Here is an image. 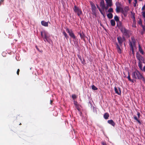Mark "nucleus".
<instances>
[{
    "instance_id": "44",
    "label": "nucleus",
    "mask_w": 145,
    "mask_h": 145,
    "mask_svg": "<svg viewBox=\"0 0 145 145\" xmlns=\"http://www.w3.org/2000/svg\"><path fill=\"white\" fill-rule=\"evenodd\" d=\"M137 3H136V2H135L134 3V7H135L136 6V4Z\"/></svg>"
},
{
    "instance_id": "43",
    "label": "nucleus",
    "mask_w": 145,
    "mask_h": 145,
    "mask_svg": "<svg viewBox=\"0 0 145 145\" xmlns=\"http://www.w3.org/2000/svg\"><path fill=\"white\" fill-rule=\"evenodd\" d=\"M142 10H144L145 9V5L142 8Z\"/></svg>"
},
{
    "instance_id": "41",
    "label": "nucleus",
    "mask_w": 145,
    "mask_h": 145,
    "mask_svg": "<svg viewBox=\"0 0 145 145\" xmlns=\"http://www.w3.org/2000/svg\"><path fill=\"white\" fill-rule=\"evenodd\" d=\"M137 121H138V123L140 124H141V123L140 121V120L138 119L137 120Z\"/></svg>"
},
{
    "instance_id": "24",
    "label": "nucleus",
    "mask_w": 145,
    "mask_h": 145,
    "mask_svg": "<svg viewBox=\"0 0 145 145\" xmlns=\"http://www.w3.org/2000/svg\"><path fill=\"white\" fill-rule=\"evenodd\" d=\"M132 14L131 18L133 19V20H135V18L134 16V14L132 13V12H131Z\"/></svg>"
},
{
    "instance_id": "25",
    "label": "nucleus",
    "mask_w": 145,
    "mask_h": 145,
    "mask_svg": "<svg viewBox=\"0 0 145 145\" xmlns=\"http://www.w3.org/2000/svg\"><path fill=\"white\" fill-rule=\"evenodd\" d=\"M72 98L74 100V99H75L77 98V96H76L75 94L72 95Z\"/></svg>"
},
{
    "instance_id": "45",
    "label": "nucleus",
    "mask_w": 145,
    "mask_h": 145,
    "mask_svg": "<svg viewBox=\"0 0 145 145\" xmlns=\"http://www.w3.org/2000/svg\"><path fill=\"white\" fill-rule=\"evenodd\" d=\"M97 8H98L99 10V9H101L99 6L97 5Z\"/></svg>"
},
{
    "instance_id": "36",
    "label": "nucleus",
    "mask_w": 145,
    "mask_h": 145,
    "mask_svg": "<svg viewBox=\"0 0 145 145\" xmlns=\"http://www.w3.org/2000/svg\"><path fill=\"white\" fill-rule=\"evenodd\" d=\"M133 117L134 119L136 121H137L138 120V118L135 115H134L133 116Z\"/></svg>"
},
{
    "instance_id": "14",
    "label": "nucleus",
    "mask_w": 145,
    "mask_h": 145,
    "mask_svg": "<svg viewBox=\"0 0 145 145\" xmlns=\"http://www.w3.org/2000/svg\"><path fill=\"white\" fill-rule=\"evenodd\" d=\"M109 116V114L108 113H107V112L105 113L104 114L103 117H104V118L105 119H108Z\"/></svg>"
},
{
    "instance_id": "50",
    "label": "nucleus",
    "mask_w": 145,
    "mask_h": 145,
    "mask_svg": "<svg viewBox=\"0 0 145 145\" xmlns=\"http://www.w3.org/2000/svg\"><path fill=\"white\" fill-rule=\"evenodd\" d=\"M134 1H135V2H136V3H137V0H134Z\"/></svg>"
},
{
    "instance_id": "1",
    "label": "nucleus",
    "mask_w": 145,
    "mask_h": 145,
    "mask_svg": "<svg viewBox=\"0 0 145 145\" xmlns=\"http://www.w3.org/2000/svg\"><path fill=\"white\" fill-rule=\"evenodd\" d=\"M132 77L135 79H142L143 80H144L141 74L137 70L132 73Z\"/></svg>"
},
{
    "instance_id": "4",
    "label": "nucleus",
    "mask_w": 145,
    "mask_h": 145,
    "mask_svg": "<svg viewBox=\"0 0 145 145\" xmlns=\"http://www.w3.org/2000/svg\"><path fill=\"white\" fill-rule=\"evenodd\" d=\"M119 28L124 35H127L128 32L121 25H120Z\"/></svg>"
},
{
    "instance_id": "9",
    "label": "nucleus",
    "mask_w": 145,
    "mask_h": 145,
    "mask_svg": "<svg viewBox=\"0 0 145 145\" xmlns=\"http://www.w3.org/2000/svg\"><path fill=\"white\" fill-rule=\"evenodd\" d=\"M129 10V9L128 8V7H126L124 10H122L121 12L124 16H125L127 15V12H128Z\"/></svg>"
},
{
    "instance_id": "2",
    "label": "nucleus",
    "mask_w": 145,
    "mask_h": 145,
    "mask_svg": "<svg viewBox=\"0 0 145 145\" xmlns=\"http://www.w3.org/2000/svg\"><path fill=\"white\" fill-rule=\"evenodd\" d=\"M73 9L74 12L77 14L78 16H80L82 13L81 10L76 6H74Z\"/></svg>"
},
{
    "instance_id": "34",
    "label": "nucleus",
    "mask_w": 145,
    "mask_h": 145,
    "mask_svg": "<svg viewBox=\"0 0 145 145\" xmlns=\"http://www.w3.org/2000/svg\"><path fill=\"white\" fill-rule=\"evenodd\" d=\"M137 113V116H138V118L139 119L140 118V112H138Z\"/></svg>"
},
{
    "instance_id": "21",
    "label": "nucleus",
    "mask_w": 145,
    "mask_h": 145,
    "mask_svg": "<svg viewBox=\"0 0 145 145\" xmlns=\"http://www.w3.org/2000/svg\"><path fill=\"white\" fill-rule=\"evenodd\" d=\"M117 48L118 52L119 53H121V50L120 48V47L117 44Z\"/></svg>"
},
{
    "instance_id": "13",
    "label": "nucleus",
    "mask_w": 145,
    "mask_h": 145,
    "mask_svg": "<svg viewBox=\"0 0 145 145\" xmlns=\"http://www.w3.org/2000/svg\"><path fill=\"white\" fill-rule=\"evenodd\" d=\"M41 24L42 25L44 26H48V22H46L44 21H42L41 22Z\"/></svg>"
},
{
    "instance_id": "29",
    "label": "nucleus",
    "mask_w": 145,
    "mask_h": 145,
    "mask_svg": "<svg viewBox=\"0 0 145 145\" xmlns=\"http://www.w3.org/2000/svg\"><path fill=\"white\" fill-rule=\"evenodd\" d=\"M127 78L128 79V80L130 81H131L132 82H133V81L131 80V78H130V76H129V75L127 77Z\"/></svg>"
},
{
    "instance_id": "33",
    "label": "nucleus",
    "mask_w": 145,
    "mask_h": 145,
    "mask_svg": "<svg viewBox=\"0 0 145 145\" xmlns=\"http://www.w3.org/2000/svg\"><path fill=\"white\" fill-rule=\"evenodd\" d=\"M138 23L139 24L141 25H142V21L141 20V19H139V21H138Z\"/></svg>"
},
{
    "instance_id": "22",
    "label": "nucleus",
    "mask_w": 145,
    "mask_h": 145,
    "mask_svg": "<svg viewBox=\"0 0 145 145\" xmlns=\"http://www.w3.org/2000/svg\"><path fill=\"white\" fill-rule=\"evenodd\" d=\"M91 88L93 90H97V88L94 85H93L91 86Z\"/></svg>"
},
{
    "instance_id": "46",
    "label": "nucleus",
    "mask_w": 145,
    "mask_h": 145,
    "mask_svg": "<svg viewBox=\"0 0 145 145\" xmlns=\"http://www.w3.org/2000/svg\"><path fill=\"white\" fill-rule=\"evenodd\" d=\"M129 0V3H130L131 1L132 0Z\"/></svg>"
},
{
    "instance_id": "37",
    "label": "nucleus",
    "mask_w": 145,
    "mask_h": 145,
    "mask_svg": "<svg viewBox=\"0 0 145 145\" xmlns=\"http://www.w3.org/2000/svg\"><path fill=\"white\" fill-rule=\"evenodd\" d=\"M102 145H107V144L106 142H102Z\"/></svg>"
},
{
    "instance_id": "26",
    "label": "nucleus",
    "mask_w": 145,
    "mask_h": 145,
    "mask_svg": "<svg viewBox=\"0 0 145 145\" xmlns=\"http://www.w3.org/2000/svg\"><path fill=\"white\" fill-rule=\"evenodd\" d=\"M63 33L64 35L65 36V37H66V38L67 39V38L68 37L67 36V34H66V33L65 31H63Z\"/></svg>"
},
{
    "instance_id": "40",
    "label": "nucleus",
    "mask_w": 145,
    "mask_h": 145,
    "mask_svg": "<svg viewBox=\"0 0 145 145\" xmlns=\"http://www.w3.org/2000/svg\"><path fill=\"white\" fill-rule=\"evenodd\" d=\"M142 15L145 18V12H143L142 14Z\"/></svg>"
},
{
    "instance_id": "54",
    "label": "nucleus",
    "mask_w": 145,
    "mask_h": 145,
    "mask_svg": "<svg viewBox=\"0 0 145 145\" xmlns=\"http://www.w3.org/2000/svg\"><path fill=\"white\" fill-rule=\"evenodd\" d=\"M144 23H145V18H144Z\"/></svg>"
},
{
    "instance_id": "55",
    "label": "nucleus",
    "mask_w": 145,
    "mask_h": 145,
    "mask_svg": "<svg viewBox=\"0 0 145 145\" xmlns=\"http://www.w3.org/2000/svg\"><path fill=\"white\" fill-rule=\"evenodd\" d=\"M21 123H20V124H19V125H21Z\"/></svg>"
},
{
    "instance_id": "3",
    "label": "nucleus",
    "mask_w": 145,
    "mask_h": 145,
    "mask_svg": "<svg viewBox=\"0 0 145 145\" xmlns=\"http://www.w3.org/2000/svg\"><path fill=\"white\" fill-rule=\"evenodd\" d=\"M130 45L133 54H134V50L136 49L135 41L134 39H132V41L130 42Z\"/></svg>"
},
{
    "instance_id": "7",
    "label": "nucleus",
    "mask_w": 145,
    "mask_h": 145,
    "mask_svg": "<svg viewBox=\"0 0 145 145\" xmlns=\"http://www.w3.org/2000/svg\"><path fill=\"white\" fill-rule=\"evenodd\" d=\"M41 36L43 37V36H44V38L47 41H48V39L49 37L47 36V33L45 31L42 32H41Z\"/></svg>"
},
{
    "instance_id": "17",
    "label": "nucleus",
    "mask_w": 145,
    "mask_h": 145,
    "mask_svg": "<svg viewBox=\"0 0 145 145\" xmlns=\"http://www.w3.org/2000/svg\"><path fill=\"white\" fill-rule=\"evenodd\" d=\"M139 50L140 52L142 54H143L144 52L143 51L140 45H139Z\"/></svg>"
},
{
    "instance_id": "53",
    "label": "nucleus",
    "mask_w": 145,
    "mask_h": 145,
    "mask_svg": "<svg viewBox=\"0 0 145 145\" xmlns=\"http://www.w3.org/2000/svg\"><path fill=\"white\" fill-rule=\"evenodd\" d=\"M77 110L79 111H80V109H79V108H77Z\"/></svg>"
},
{
    "instance_id": "52",
    "label": "nucleus",
    "mask_w": 145,
    "mask_h": 145,
    "mask_svg": "<svg viewBox=\"0 0 145 145\" xmlns=\"http://www.w3.org/2000/svg\"><path fill=\"white\" fill-rule=\"evenodd\" d=\"M3 1L2 0H1V1H0V3L1 2H3Z\"/></svg>"
},
{
    "instance_id": "6",
    "label": "nucleus",
    "mask_w": 145,
    "mask_h": 145,
    "mask_svg": "<svg viewBox=\"0 0 145 145\" xmlns=\"http://www.w3.org/2000/svg\"><path fill=\"white\" fill-rule=\"evenodd\" d=\"M106 1L107 5L106 7H105V8L106 10L108 9V7H111L112 5V0H105Z\"/></svg>"
},
{
    "instance_id": "51",
    "label": "nucleus",
    "mask_w": 145,
    "mask_h": 145,
    "mask_svg": "<svg viewBox=\"0 0 145 145\" xmlns=\"http://www.w3.org/2000/svg\"><path fill=\"white\" fill-rule=\"evenodd\" d=\"M115 91H117V89L116 88H115Z\"/></svg>"
},
{
    "instance_id": "20",
    "label": "nucleus",
    "mask_w": 145,
    "mask_h": 145,
    "mask_svg": "<svg viewBox=\"0 0 145 145\" xmlns=\"http://www.w3.org/2000/svg\"><path fill=\"white\" fill-rule=\"evenodd\" d=\"M108 17L110 19H111L112 17V14L109 13L107 15Z\"/></svg>"
},
{
    "instance_id": "49",
    "label": "nucleus",
    "mask_w": 145,
    "mask_h": 145,
    "mask_svg": "<svg viewBox=\"0 0 145 145\" xmlns=\"http://www.w3.org/2000/svg\"><path fill=\"white\" fill-rule=\"evenodd\" d=\"M80 115L81 116V115H82V113L81 112H80Z\"/></svg>"
},
{
    "instance_id": "12",
    "label": "nucleus",
    "mask_w": 145,
    "mask_h": 145,
    "mask_svg": "<svg viewBox=\"0 0 145 145\" xmlns=\"http://www.w3.org/2000/svg\"><path fill=\"white\" fill-rule=\"evenodd\" d=\"M108 122L113 126H114L115 125V123L112 120H108Z\"/></svg>"
},
{
    "instance_id": "31",
    "label": "nucleus",
    "mask_w": 145,
    "mask_h": 145,
    "mask_svg": "<svg viewBox=\"0 0 145 145\" xmlns=\"http://www.w3.org/2000/svg\"><path fill=\"white\" fill-rule=\"evenodd\" d=\"M80 37L82 38H83L84 36V34L83 33H80Z\"/></svg>"
},
{
    "instance_id": "32",
    "label": "nucleus",
    "mask_w": 145,
    "mask_h": 145,
    "mask_svg": "<svg viewBox=\"0 0 145 145\" xmlns=\"http://www.w3.org/2000/svg\"><path fill=\"white\" fill-rule=\"evenodd\" d=\"M108 11L109 12H112L113 11L112 8H110L108 10Z\"/></svg>"
},
{
    "instance_id": "5",
    "label": "nucleus",
    "mask_w": 145,
    "mask_h": 145,
    "mask_svg": "<svg viewBox=\"0 0 145 145\" xmlns=\"http://www.w3.org/2000/svg\"><path fill=\"white\" fill-rule=\"evenodd\" d=\"M91 7L92 10L93 12V14L96 16V8L94 5L93 3H91Z\"/></svg>"
},
{
    "instance_id": "18",
    "label": "nucleus",
    "mask_w": 145,
    "mask_h": 145,
    "mask_svg": "<svg viewBox=\"0 0 145 145\" xmlns=\"http://www.w3.org/2000/svg\"><path fill=\"white\" fill-rule=\"evenodd\" d=\"M111 24L113 26H114L115 25V22L114 20H112L110 21Z\"/></svg>"
},
{
    "instance_id": "10",
    "label": "nucleus",
    "mask_w": 145,
    "mask_h": 145,
    "mask_svg": "<svg viewBox=\"0 0 145 145\" xmlns=\"http://www.w3.org/2000/svg\"><path fill=\"white\" fill-rule=\"evenodd\" d=\"M136 57L139 60V61H143V58L139 54L137 53L136 54Z\"/></svg>"
},
{
    "instance_id": "38",
    "label": "nucleus",
    "mask_w": 145,
    "mask_h": 145,
    "mask_svg": "<svg viewBox=\"0 0 145 145\" xmlns=\"http://www.w3.org/2000/svg\"><path fill=\"white\" fill-rule=\"evenodd\" d=\"M19 71H20V69H18L17 71V73L18 75L19 74Z\"/></svg>"
},
{
    "instance_id": "16",
    "label": "nucleus",
    "mask_w": 145,
    "mask_h": 145,
    "mask_svg": "<svg viewBox=\"0 0 145 145\" xmlns=\"http://www.w3.org/2000/svg\"><path fill=\"white\" fill-rule=\"evenodd\" d=\"M117 39L119 43L120 44H121L122 43V42H123V40L122 39L121 37H118Z\"/></svg>"
},
{
    "instance_id": "48",
    "label": "nucleus",
    "mask_w": 145,
    "mask_h": 145,
    "mask_svg": "<svg viewBox=\"0 0 145 145\" xmlns=\"http://www.w3.org/2000/svg\"><path fill=\"white\" fill-rule=\"evenodd\" d=\"M50 104H52V101L50 100Z\"/></svg>"
},
{
    "instance_id": "28",
    "label": "nucleus",
    "mask_w": 145,
    "mask_h": 145,
    "mask_svg": "<svg viewBox=\"0 0 145 145\" xmlns=\"http://www.w3.org/2000/svg\"><path fill=\"white\" fill-rule=\"evenodd\" d=\"M135 23H135V20H133V24L132 25V27H136V26Z\"/></svg>"
},
{
    "instance_id": "15",
    "label": "nucleus",
    "mask_w": 145,
    "mask_h": 145,
    "mask_svg": "<svg viewBox=\"0 0 145 145\" xmlns=\"http://www.w3.org/2000/svg\"><path fill=\"white\" fill-rule=\"evenodd\" d=\"M122 9L121 7H119V6L117 7V8H116V11L118 13L120 11H121V10L122 11Z\"/></svg>"
},
{
    "instance_id": "11",
    "label": "nucleus",
    "mask_w": 145,
    "mask_h": 145,
    "mask_svg": "<svg viewBox=\"0 0 145 145\" xmlns=\"http://www.w3.org/2000/svg\"><path fill=\"white\" fill-rule=\"evenodd\" d=\"M100 6L103 9H104L105 8V5L104 2L103 0H102L100 3Z\"/></svg>"
},
{
    "instance_id": "30",
    "label": "nucleus",
    "mask_w": 145,
    "mask_h": 145,
    "mask_svg": "<svg viewBox=\"0 0 145 145\" xmlns=\"http://www.w3.org/2000/svg\"><path fill=\"white\" fill-rule=\"evenodd\" d=\"M115 93H117L119 95H120L121 94V91H115Z\"/></svg>"
},
{
    "instance_id": "8",
    "label": "nucleus",
    "mask_w": 145,
    "mask_h": 145,
    "mask_svg": "<svg viewBox=\"0 0 145 145\" xmlns=\"http://www.w3.org/2000/svg\"><path fill=\"white\" fill-rule=\"evenodd\" d=\"M66 30L67 31V32L69 33V35L72 38L75 39V37L74 34L73 33L72 31L70 30L67 28L66 29Z\"/></svg>"
},
{
    "instance_id": "39",
    "label": "nucleus",
    "mask_w": 145,
    "mask_h": 145,
    "mask_svg": "<svg viewBox=\"0 0 145 145\" xmlns=\"http://www.w3.org/2000/svg\"><path fill=\"white\" fill-rule=\"evenodd\" d=\"M74 104L75 106L77 105V102L76 101H74Z\"/></svg>"
},
{
    "instance_id": "47",
    "label": "nucleus",
    "mask_w": 145,
    "mask_h": 145,
    "mask_svg": "<svg viewBox=\"0 0 145 145\" xmlns=\"http://www.w3.org/2000/svg\"><path fill=\"white\" fill-rule=\"evenodd\" d=\"M144 71H145V66H144L143 68V69Z\"/></svg>"
},
{
    "instance_id": "19",
    "label": "nucleus",
    "mask_w": 145,
    "mask_h": 145,
    "mask_svg": "<svg viewBox=\"0 0 145 145\" xmlns=\"http://www.w3.org/2000/svg\"><path fill=\"white\" fill-rule=\"evenodd\" d=\"M142 62L141 61H139L138 62V66L141 69H142Z\"/></svg>"
},
{
    "instance_id": "42",
    "label": "nucleus",
    "mask_w": 145,
    "mask_h": 145,
    "mask_svg": "<svg viewBox=\"0 0 145 145\" xmlns=\"http://www.w3.org/2000/svg\"><path fill=\"white\" fill-rule=\"evenodd\" d=\"M142 27L143 28V30L144 31H145V26L142 25Z\"/></svg>"
},
{
    "instance_id": "35",
    "label": "nucleus",
    "mask_w": 145,
    "mask_h": 145,
    "mask_svg": "<svg viewBox=\"0 0 145 145\" xmlns=\"http://www.w3.org/2000/svg\"><path fill=\"white\" fill-rule=\"evenodd\" d=\"M133 117L134 119L136 121H137L138 120V118L135 115H134L133 116Z\"/></svg>"
},
{
    "instance_id": "23",
    "label": "nucleus",
    "mask_w": 145,
    "mask_h": 145,
    "mask_svg": "<svg viewBox=\"0 0 145 145\" xmlns=\"http://www.w3.org/2000/svg\"><path fill=\"white\" fill-rule=\"evenodd\" d=\"M114 19L116 21V22H118L119 21V19L118 17L116 16L114 17Z\"/></svg>"
},
{
    "instance_id": "27",
    "label": "nucleus",
    "mask_w": 145,
    "mask_h": 145,
    "mask_svg": "<svg viewBox=\"0 0 145 145\" xmlns=\"http://www.w3.org/2000/svg\"><path fill=\"white\" fill-rule=\"evenodd\" d=\"M99 10L100 11L101 14L103 15V16L105 17V15L104 12H103L101 9H99Z\"/></svg>"
}]
</instances>
